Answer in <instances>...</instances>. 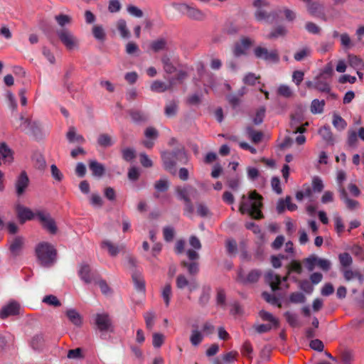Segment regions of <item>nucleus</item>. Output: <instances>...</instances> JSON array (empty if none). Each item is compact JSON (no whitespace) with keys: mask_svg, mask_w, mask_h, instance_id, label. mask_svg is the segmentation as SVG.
I'll list each match as a JSON object with an SVG mask.
<instances>
[{"mask_svg":"<svg viewBox=\"0 0 364 364\" xmlns=\"http://www.w3.org/2000/svg\"><path fill=\"white\" fill-rule=\"evenodd\" d=\"M262 197L255 191H251L248 197L243 196L240 205V211L249 214L252 218L260 219L263 218L261 212L262 206Z\"/></svg>","mask_w":364,"mask_h":364,"instance_id":"f257e3e1","label":"nucleus"},{"mask_svg":"<svg viewBox=\"0 0 364 364\" xmlns=\"http://www.w3.org/2000/svg\"><path fill=\"white\" fill-rule=\"evenodd\" d=\"M35 252L38 261L43 267H50L55 261L56 250L50 243L47 242L38 243Z\"/></svg>","mask_w":364,"mask_h":364,"instance_id":"f03ea898","label":"nucleus"},{"mask_svg":"<svg viewBox=\"0 0 364 364\" xmlns=\"http://www.w3.org/2000/svg\"><path fill=\"white\" fill-rule=\"evenodd\" d=\"M14 127L28 134L37 135L43 129L42 125L38 122H32L28 118L20 115L13 121Z\"/></svg>","mask_w":364,"mask_h":364,"instance_id":"7ed1b4c3","label":"nucleus"},{"mask_svg":"<svg viewBox=\"0 0 364 364\" xmlns=\"http://www.w3.org/2000/svg\"><path fill=\"white\" fill-rule=\"evenodd\" d=\"M56 34L67 50H75L79 48V39L69 29L60 28L56 31Z\"/></svg>","mask_w":364,"mask_h":364,"instance_id":"20e7f679","label":"nucleus"},{"mask_svg":"<svg viewBox=\"0 0 364 364\" xmlns=\"http://www.w3.org/2000/svg\"><path fill=\"white\" fill-rule=\"evenodd\" d=\"M173 6L176 10L191 19L202 21L205 18L204 13L193 5H189L186 3H173Z\"/></svg>","mask_w":364,"mask_h":364,"instance_id":"39448f33","label":"nucleus"},{"mask_svg":"<svg viewBox=\"0 0 364 364\" xmlns=\"http://www.w3.org/2000/svg\"><path fill=\"white\" fill-rule=\"evenodd\" d=\"M95 323L98 330L102 332H113L112 321L107 313H98L95 316Z\"/></svg>","mask_w":364,"mask_h":364,"instance_id":"423d86ee","label":"nucleus"},{"mask_svg":"<svg viewBox=\"0 0 364 364\" xmlns=\"http://www.w3.org/2000/svg\"><path fill=\"white\" fill-rule=\"evenodd\" d=\"M36 218L41 222L43 227L50 233H56L57 226L54 220L51 218L48 213L43 210H36Z\"/></svg>","mask_w":364,"mask_h":364,"instance_id":"0eeeda50","label":"nucleus"},{"mask_svg":"<svg viewBox=\"0 0 364 364\" xmlns=\"http://www.w3.org/2000/svg\"><path fill=\"white\" fill-rule=\"evenodd\" d=\"M176 286L178 289L187 288L189 293L196 290L199 285L196 279H188L184 274H178L176 279Z\"/></svg>","mask_w":364,"mask_h":364,"instance_id":"6e6552de","label":"nucleus"},{"mask_svg":"<svg viewBox=\"0 0 364 364\" xmlns=\"http://www.w3.org/2000/svg\"><path fill=\"white\" fill-rule=\"evenodd\" d=\"M254 53L257 58L263 59L266 61L277 63L279 59L276 50H268L267 48L261 46L255 48Z\"/></svg>","mask_w":364,"mask_h":364,"instance_id":"1a4fd4ad","label":"nucleus"},{"mask_svg":"<svg viewBox=\"0 0 364 364\" xmlns=\"http://www.w3.org/2000/svg\"><path fill=\"white\" fill-rule=\"evenodd\" d=\"M178 154H184V152L183 150H179L177 152H163L161 154L164 167L166 170L171 173H175V159Z\"/></svg>","mask_w":364,"mask_h":364,"instance_id":"9d476101","label":"nucleus"},{"mask_svg":"<svg viewBox=\"0 0 364 364\" xmlns=\"http://www.w3.org/2000/svg\"><path fill=\"white\" fill-rule=\"evenodd\" d=\"M29 178L26 171H22L16 178L14 183L16 193L18 196H22L29 186Z\"/></svg>","mask_w":364,"mask_h":364,"instance_id":"9b49d317","label":"nucleus"},{"mask_svg":"<svg viewBox=\"0 0 364 364\" xmlns=\"http://www.w3.org/2000/svg\"><path fill=\"white\" fill-rule=\"evenodd\" d=\"M262 275V272L258 269L251 270L246 276L242 271L238 272L237 281L242 284H252L257 282Z\"/></svg>","mask_w":364,"mask_h":364,"instance_id":"f8f14e48","label":"nucleus"},{"mask_svg":"<svg viewBox=\"0 0 364 364\" xmlns=\"http://www.w3.org/2000/svg\"><path fill=\"white\" fill-rule=\"evenodd\" d=\"M18 218L21 223L31 220L36 217V211L33 212L30 208L18 205L16 208Z\"/></svg>","mask_w":364,"mask_h":364,"instance_id":"ddd939ff","label":"nucleus"},{"mask_svg":"<svg viewBox=\"0 0 364 364\" xmlns=\"http://www.w3.org/2000/svg\"><path fill=\"white\" fill-rule=\"evenodd\" d=\"M20 305L16 301H11L4 306L0 311V318H6L10 316H15L19 314Z\"/></svg>","mask_w":364,"mask_h":364,"instance_id":"4468645a","label":"nucleus"},{"mask_svg":"<svg viewBox=\"0 0 364 364\" xmlns=\"http://www.w3.org/2000/svg\"><path fill=\"white\" fill-rule=\"evenodd\" d=\"M253 40L247 37L242 38L240 42L235 44L233 51L234 55L235 56L245 55L247 50L250 48L252 45H253Z\"/></svg>","mask_w":364,"mask_h":364,"instance_id":"2eb2a0df","label":"nucleus"},{"mask_svg":"<svg viewBox=\"0 0 364 364\" xmlns=\"http://www.w3.org/2000/svg\"><path fill=\"white\" fill-rule=\"evenodd\" d=\"M23 244L24 240L21 237H16L10 241L9 250L14 257L20 255Z\"/></svg>","mask_w":364,"mask_h":364,"instance_id":"dca6fc26","label":"nucleus"},{"mask_svg":"<svg viewBox=\"0 0 364 364\" xmlns=\"http://www.w3.org/2000/svg\"><path fill=\"white\" fill-rule=\"evenodd\" d=\"M196 190L190 186H177L176 188V193L179 199L184 200V202H189L190 195L192 193H196Z\"/></svg>","mask_w":364,"mask_h":364,"instance_id":"f3484780","label":"nucleus"},{"mask_svg":"<svg viewBox=\"0 0 364 364\" xmlns=\"http://www.w3.org/2000/svg\"><path fill=\"white\" fill-rule=\"evenodd\" d=\"M265 282L269 284L272 291L279 289L281 283V278L272 271L267 272L264 275Z\"/></svg>","mask_w":364,"mask_h":364,"instance_id":"a211bd4d","label":"nucleus"},{"mask_svg":"<svg viewBox=\"0 0 364 364\" xmlns=\"http://www.w3.org/2000/svg\"><path fill=\"white\" fill-rule=\"evenodd\" d=\"M339 194L341 199L345 203L348 209L353 210L359 207V203L357 200L348 198L345 188H340Z\"/></svg>","mask_w":364,"mask_h":364,"instance_id":"6ab92c4d","label":"nucleus"},{"mask_svg":"<svg viewBox=\"0 0 364 364\" xmlns=\"http://www.w3.org/2000/svg\"><path fill=\"white\" fill-rule=\"evenodd\" d=\"M302 120L303 118L299 114H294L291 116L290 126L292 128V132L294 134H302L306 132V129L303 126L300 125Z\"/></svg>","mask_w":364,"mask_h":364,"instance_id":"aec40b11","label":"nucleus"},{"mask_svg":"<svg viewBox=\"0 0 364 364\" xmlns=\"http://www.w3.org/2000/svg\"><path fill=\"white\" fill-rule=\"evenodd\" d=\"M89 168L92 171V175L98 178L102 177L105 171V168L103 164L97 162L95 160H92L90 161Z\"/></svg>","mask_w":364,"mask_h":364,"instance_id":"412c9836","label":"nucleus"},{"mask_svg":"<svg viewBox=\"0 0 364 364\" xmlns=\"http://www.w3.org/2000/svg\"><path fill=\"white\" fill-rule=\"evenodd\" d=\"M78 274L80 279L85 283H90L92 279L90 267L87 264L83 263L80 264Z\"/></svg>","mask_w":364,"mask_h":364,"instance_id":"4be33fe9","label":"nucleus"},{"mask_svg":"<svg viewBox=\"0 0 364 364\" xmlns=\"http://www.w3.org/2000/svg\"><path fill=\"white\" fill-rule=\"evenodd\" d=\"M65 314L69 321L75 326H81L82 322V316L75 309H69L66 311Z\"/></svg>","mask_w":364,"mask_h":364,"instance_id":"5701e85b","label":"nucleus"},{"mask_svg":"<svg viewBox=\"0 0 364 364\" xmlns=\"http://www.w3.org/2000/svg\"><path fill=\"white\" fill-rule=\"evenodd\" d=\"M314 89L323 92H329L331 90L329 84L322 75H320L315 79Z\"/></svg>","mask_w":364,"mask_h":364,"instance_id":"b1692460","label":"nucleus"},{"mask_svg":"<svg viewBox=\"0 0 364 364\" xmlns=\"http://www.w3.org/2000/svg\"><path fill=\"white\" fill-rule=\"evenodd\" d=\"M1 159L8 163H11L13 160L12 152L5 143L0 144V165L1 164Z\"/></svg>","mask_w":364,"mask_h":364,"instance_id":"393cba45","label":"nucleus"},{"mask_svg":"<svg viewBox=\"0 0 364 364\" xmlns=\"http://www.w3.org/2000/svg\"><path fill=\"white\" fill-rule=\"evenodd\" d=\"M66 137L70 143H73V142L84 143L85 142L84 137L82 135L77 134L76 129L74 127H69V129L66 134Z\"/></svg>","mask_w":364,"mask_h":364,"instance_id":"a878e982","label":"nucleus"},{"mask_svg":"<svg viewBox=\"0 0 364 364\" xmlns=\"http://www.w3.org/2000/svg\"><path fill=\"white\" fill-rule=\"evenodd\" d=\"M54 18L61 28H64L65 26L70 25L73 21V18L70 16L63 14L55 15Z\"/></svg>","mask_w":364,"mask_h":364,"instance_id":"bb28decb","label":"nucleus"},{"mask_svg":"<svg viewBox=\"0 0 364 364\" xmlns=\"http://www.w3.org/2000/svg\"><path fill=\"white\" fill-rule=\"evenodd\" d=\"M326 103L323 100H319L318 99L314 100L310 106L311 112L314 114H321L323 112Z\"/></svg>","mask_w":364,"mask_h":364,"instance_id":"cd10ccee","label":"nucleus"},{"mask_svg":"<svg viewBox=\"0 0 364 364\" xmlns=\"http://www.w3.org/2000/svg\"><path fill=\"white\" fill-rule=\"evenodd\" d=\"M92 33L94 38L100 41H103L105 39L106 33L102 25H94L92 28Z\"/></svg>","mask_w":364,"mask_h":364,"instance_id":"c85d7f7f","label":"nucleus"},{"mask_svg":"<svg viewBox=\"0 0 364 364\" xmlns=\"http://www.w3.org/2000/svg\"><path fill=\"white\" fill-rule=\"evenodd\" d=\"M102 247L106 249L109 254L112 257L116 256L120 251V247L119 246L115 245L109 240L103 241L102 242Z\"/></svg>","mask_w":364,"mask_h":364,"instance_id":"c756f323","label":"nucleus"},{"mask_svg":"<svg viewBox=\"0 0 364 364\" xmlns=\"http://www.w3.org/2000/svg\"><path fill=\"white\" fill-rule=\"evenodd\" d=\"M132 279L135 289L144 294L145 292V282L144 279L138 274H133Z\"/></svg>","mask_w":364,"mask_h":364,"instance_id":"7c9ffc66","label":"nucleus"},{"mask_svg":"<svg viewBox=\"0 0 364 364\" xmlns=\"http://www.w3.org/2000/svg\"><path fill=\"white\" fill-rule=\"evenodd\" d=\"M205 336L203 333L197 329H193L191 331L190 336V341L194 346H198L203 341Z\"/></svg>","mask_w":364,"mask_h":364,"instance_id":"2f4dec72","label":"nucleus"},{"mask_svg":"<svg viewBox=\"0 0 364 364\" xmlns=\"http://www.w3.org/2000/svg\"><path fill=\"white\" fill-rule=\"evenodd\" d=\"M348 62L350 66L357 70L364 67V63L362 59L354 55H348Z\"/></svg>","mask_w":364,"mask_h":364,"instance_id":"473e14b6","label":"nucleus"},{"mask_svg":"<svg viewBox=\"0 0 364 364\" xmlns=\"http://www.w3.org/2000/svg\"><path fill=\"white\" fill-rule=\"evenodd\" d=\"M172 296V289L170 284H166L161 291V296L166 306L170 304L171 298Z\"/></svg>","mask_w":364,"mask_h":364,"instance_id":"72a5a7b5","label":"nucleus"},{"mask_svg":"<svg viewBox=\"0 0 364 364\" xmlns=\"http://www.w3.org/2000/svg\"><path fill=\"white\" fill-rule=\"evenodd\" d=\"M151 90L155 92H163L167 90L170 86L160 80H155L151 85Z\"/></svg>","mask_w":364,"mask_h":364,"instance_id":"f704fd0d","label":"nucleus"},{"mask_svg":"<svg viewBox=\"0 0 364 364\" xmlns=\"http://www.w3.org/2000/svg\"><path fill=\"white\" fill-rule=\"evenodd\" d=\"M116 26L123 38H128L129 37V31L127 29V23L124 19L117 21Z\"/></svg>","mask_w":364,"mask_h":364,"instance_id":"c9c22d12","label":"nucleus"},{"mask_svg":"<svg viewBox=\"0 0 364 364\" xmlns=\"http://www.w3.org/2000/svg\"><path fill=\"white\" fill-rule=\"evenodd\" d=\"M97 143L102 147H109L113 144V141L109 134H102L97 138Z\"/></svg>","mask_w":364,"mask_h":364,"instance_id":"e433bc0d","label":"nucleus"},{"mask_svg":"<svg viewBox=\"0 0 364 364\" xmlns=\"http://www.w3.org/2000/svg\"><path fill=\"white\" fill-rule=\"evenodd\" d=\"M150 47L154 52H159L166 49V41L164 38H159L152 41L151 43Z\"/></svg>","mask_w":364,"mask_h":364,"instance_id":"4c0bfd02","label":"nucleus"},{"mask_svg":"<svg viewBox=\"0 0 364 364\" xmlns=\"http://www.w3.org/2000/svg\"><path fill=\"white\" fill-rule=\"evenodd\" d=\"M304 1L307 3V9L311 14L316 15L320 12L322 6L318 2L311 0H304Z\"/></svg>","mask_w":364,"mask_h":364,"instance_id":"58836bf2","label":"nucleus"},{"mask_svg":"<svg viewBox=\"0 0 364 364\" xmlns=\"http://www.w3.org/2000/svg\"><path fill=\"white\" fill-rule=\"evenodd\" d=\"M146 326L148 329L151 330L154 326L156 314L154 311H148L144 314Z\"/></svg>","mask_w":364,"mask_h":364,"instance_id":"ea45409f","label":"nucleus"},{"mask_svg":"<svg viewBox=\"0 0 364 364\" xmlns=\"http://www.w3.org/2000/svg\"><path fill=\"white\" fill-rule=\"evenodd\" d=\"M311 188L314 192L321 193L324 188L322 179L318 176H314L311 181Z\"/></svg>","mask_w":364,"mask_h":364,"instance_id":"a19ab883","label":"nucleus"},{"mask_svg":"<svg viewBox=\"0 0 364 364\" xmlns=\"http://www.w3.org/2000/svg\"><path fill=\"white\" fill-rule=\"evenodd\" d=\"M44 343V338L42 335L37 334L35 335L31 341V346L34 350H40Z\"/></svg>","mask_w":364,"mask_h":364,"instance_id":"79ce46f5","label":"nucleus"},{"mask_svg":"<svg viewBox=\"0 0 364 364\" xmlns=\"http://www.w3.org/2000/svg\"><path fill=\"white\" fill-rule=\"evenodd\" d=\"M169 187V181L166 178H161L159 181H156L154 188L159 192H165Z\"/></svg>","mask_w":364,"mask_h":364,"instance_id":"37998d69","label":"nucleus"},{"mask_svg":"<svg viewBox=\"0 0 364 364\" xmlns=\"http://www.w3.org/2000/svg\"><path fill=\"white\" fill-rule=\"evenodd\" d=\"M311 50L308 47H304L295 53L294 58L296 61H301L310 55Z\"/></svg>","mask_w":364,"mask_h":364,"instance_id":"c03bdc74","label":"nucleus"},{"mask_svg":"<svg viewBox=\"0 0 364 364\" xmlns=\"http://www.w3.org/2000/svg\"><path fill=\"white\" fill-rule=\"evenodd\" d=\"M182 264L184 267H186L187 269L188 272L191 275H196L199 272L198 263H197L196 262H183Z\"/></svg>","mask_w":364,"mask_h":364,"instance_id":"a18cd8bd","label":"nucleus"},{"mask_svg":"<svg viewBox=\"0 0 364 364\" xmlns=\"http://www.w3.org/2000/svg\"><path fill=\"white\" fill-rule=\"evenodd\" d=\"M247 132L249 137L254 143L257 144L262 141L263 134L261 132L255 131L252 128H248Z\"/></svg>","mask_w":364,"mask_h":364,"instance_id":"49530a36","label":"nucleus"},{"mask_svg":"<svg viewBox=\"0 0 364 364\" xmlns=\"http://www.w3.org/2000/svg\"><path fill=\"white\" fill-rule=\"evenodd\" d=\"M259 316L262 320L269 321L272 326H277L278 320L272 314L265 311H261Z\"/></svg>","mask_w":364,"mask_h":364,"instance_id":"de8ad7c7","label":"nucleus"},{"mask_svg":"<svg viewBox=\"0 0 364 364\" xmlns=\"http://www.w3.org/2000/svg\"><path fill=\"white\" fill-rule=\"evenodd\" d=\"M43 302L49 306H53L55 307L61 306V303L58 300V299L55 296L52 294L44 296L43 299Z\"/></svg>","mask_w":364,"mask_h":364,"instance_id":"09e8293b","label":"nucleus"},{"mask_svg":"<svg viewBox=\"0 0 364 364\" xmlns=\"http://www.w3.org/2000/svg\"><path fill=\"white\" fill-rule=\"evenodd\" d=\"M335 230L338 235H341L344 231V224L341 217L338 215H335L333 217Z\"/></svg>","mask_w":364,"mask_h":364,"instance_id":"8fccbe9b","label":"nucleus"},{"mask_svg":"<svg viewBox=\"0 0 364 364\" xmlns=\"http://www.w3.org/2000/svg\"><path fill=\"white\" fill-rule=\"evenodd\" d=\"M257 21L260 22H267L271 15L262 9H258L255 14Z\"/></svg>","mask_w":364,"mask_h":364,"instance_id":"3c124183","label":"nucleus"},{"mask_svg":"<svg viewBox=\"0 0 364 364\" xmlns=\"http://www.w3.org/2000/svg\"><path fill=\"white\" fill-rule=\"evenodd\" d=\"M6 103L9 107L12 110L15 111L17 109V102L15 96L11 92L8 91L6 93Z\"/></svg>","mask_w":364,"mask_h":364,"instance_id":"603ef678","label":"nucleus"},{"mask_svg":"<svg viewBox=\"0 0 364 364\" xmlns=\"http://www.w3.org/2000/svg\"><path fill=\"white\" fill-rule=\"evenodd\" d=\"M50 173L51 176L54 180L58 182H60L63 181L64 176L61 171L56 166L55 164H52L50 166Z\"/></svg>","mask_w":364,"mask_h":364,"instance_id":"864d4df0","label":"nucleus"},{"mask_svg":"<svg viewBox=\"0 0 364 364\" xmlns=\"http://www.w3.org/2000/svg\"><path fill=\"white\" fill-rule=\"evenodd\" d=\"M333 124L337 129L339 130L344 129L347 125L346 121L338 114L333 115Z\"/></svg>","mask_w":364,"mask_h":364,"instance_id":"5fc2aeb1","label":"nucleus"},{"mask_svg":"<svg viewBox=\"0 0 364 364\" xmlns=\"http://www.w3.org/2000/svg\"><path fill=\"white\" fill-rule=\"evenodd\" d=\"M289 301L294 304H302L305 302L306 297L301 292H294L290 294Z\"/></svg>","mask_w":364,"mask_h":364,"instance_id":"6e6d98bb","label":"nucleus"},{"mask_svg":"<svg viewBox=\"0 0 364 364\" xmlns=\"http://www.w3.org/2000/svg\"><path fill=\"white\" fill-rule=\"evenodd\" d=\"M152 344L154 348H160L164 342V336L160 333H154L152 336Z\"/></svg>","mask_w":364,"mask_h":364,"instance_id":"4d7b16f0","label":"nucleus"},{"mask_svg":"<svg viewBox=\"0 0 364 364\" xmlns=\"http://www.w3.org/2000/svg\"><path fill=\"white\" fill-rule=\"evenodd\" d=\"M277 92L279 95L284 97H290L292 96V94H293L291 88L288 85H281L278 87Z\"/></svg>","mask_w":364,"mask_h":364,"instance_id":"13d9d810","label":"nucleus"},{"mask_svg":"<svg viewBox=\"0 0 364 364\" xmlns=\"http://www.w3.org/2000/svg\"><path fill=\"white\" fill-rule=\"evenodd\" d=\"M177 112V105L174 102H171L165 107V114L167 117H173Z\"/></svg>","mask_w":364,"mask_h":364,"instance_id":"bf43d9fd","label":"nucleus"},{"mask_svg":"<svg viewBox=\"0 0 364 364\" xmlns=\"http://www.w3.org/2000/svg\"><path fill=\"white\" fill-rule=\"evenodd\" d=\"M201 332L205 336H210L215 332V326L210 322L207 321L203 325Z\"/></svg>","mask_w":364,"mask_h":364,"instance_id":"052dcab7","label":"nucleus"},{"mask_svg":"<svg viewBox=\"0 0 364 364\" xmlns=\"http://www.w3.org/2000/svg\"><path fill=\"white\" fill-rule=\"evenodd\" d=\"M339 260H340L341 264L343 267H348L353 262L351 256L348 253H346V252L341 254L339 255Z\"/></svg>","mask_w":364,"mask_h":364,"instance_id":"680f3d73","label":"nucleus"},{"mask_svg":"<svg viewBox=\"0 0 364 364\" xmlns=\"http://www.w3.org/2000/svg\"><path fill=\"white\" fill-rule=\"evenodd\" d=\"M321 269L323 271H328L331 267V262L327 259L318 257L317 264Z\"/></svg>","mask_w":364,"mask_h":364,"instance_id":"e2e57ef3","label":"nucleus"},{"mask_svg":"<svg viewBox=\"0 0 364 364\" xmlns=\"http://www.w3.org/2000/svg\"><path fill=\"white\" fill-rule=\"evenodd\" d=\"M318 257L316 255H311L308 258L306 259L305 262L306 264V267L309 271L311 272L314 269L315 265L317 264Z\"/></svg>","mask_w":364,"mask_h":364,"instance_id":"0e129e2a","label":"nucleus"},{"mask_svg":"<svg viewBox=\"0 0 364 364\" xmlns=\"http://www.w3.org/2000/svg\"><path fill=\"white\" fill-rule=\"evenodd\" d=\"M0 35L6 40H9L12 38V33L10 31L8 25L2 24L0 28Z\"/></svg>","mask_w":364,"mask_h":364,"instance_id":"69168bd1","label":"nucleus"},{"mask_svg":"<svg viewBox=\"0 0 364 364\" xmlns=\"http://www.w3.org/2000/svg\"><path fill=\"white\" fill-rule=\"evenodd\" d=\"M162 63L164 65V69L167 73H172L175 71V68L170 62L169 58L164 57L162 58Z\"/></svg>","mask_w":364,"mask_h":364,"instance_id":"338daca9","label":"nucleus"},{"mask_svg":"<svg viewBox=\"0 0 364 364\" xmlns=\"http://www.w3.org/2000/svg\"><path fill=\"white\" fill-rule=\"evenodd\" d=\"M318 134L326 141H330L332 139V134L328 127H323L318 130Z\"/></svg>","mask_w":364,"mask_h":364,"instance_id":"774afa93","label":"nucleus"}]
</instances>
